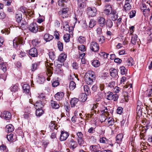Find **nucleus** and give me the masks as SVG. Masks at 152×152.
<instances>
[{
    "mask_svg": "<svg viewBox=\"0 0 152 152\" xmlns=\"http://www.w3.org/2000/svg\"><path fill=\"white\" fill-rule=\"evenodd\" d=\"M49 56L50 58L52 60H53L55 58V56L54 53L53 52H50L49 53Z\"/></svg>",
    "mask_w": 152,
    "mask_h": 152,
    "instance_id": "obj_58",
    "label": "nucleus"
},
{
    "mask_svg": "<svg viewBox=\"0 0 152 152\" xmlns=\"http://www.w3.org/2000/svg\"><path fill=\"white\" fill-rule=\"evenodd\" d=\"M132 0H125V3L123 7L124 10L126 12L129 11L131 8V6L130 3L132 2Z\"/></svg>",
    "mask_w": 152,
    "mask_h": 152,
    "instance_id": "obj_11",
    "label": "nucleus"
},
{
    "mask_svg": "<svg viewBox=\"0 0 152 152\" xmlns=\"http://www.w3.org/2000/svg\"><path fill=\"white\" fill-rule=\"evenodd\" d=\"M106 98L108 100H113L114 101L117 100L118 98V95L116 94H114L113 93L109 91L105 95Z\"/></svg>",
    "mask_w": 152,
    "mask_h": 152,
    "instance_id": "obj_2",
    "label": "nucleus"
},
{
    "mask_svg": "<svg viewBox=\"0 0 152 152\" xmlns=\"http://www.w3.org/2000/svg\"><path fill=\"white\" fill-rule=\"evenodd\" d=\"M85 77H89L95 79L94 72L92 71H89L87 72L85 75Z\"/></svg>",
    "mask_w": 152,
    "mask_h": 152,
    "instance_id": "obj_24",
    "label": "nucleus"
},
{
    "mask_svg": "<svg viewBox=\"0 0 152 152\" xmlns=\"http://www.w3.org/2000/svg\"><path fill=\"white\" fill-rule=\"evenodd\" d=\"M34 106H35V108L42 109L44 106L43 104L42 103V101L40 100L36 102L34 104Z\"/></svg>",
    "mask_w": 152,
    "mask_h": 152,
    "instance_id": "obj_21",
    "label": "nucleus"
},
{
    "mask_svg": "<svg viewBox=\"0 0 152 152\" xmlns=\"http://www.w3.org/2000/svg\"><path fill=\"white\" fill-rule=\"evenodd\" d=\"M64 95V94L63 92H58L55 94V97L57 100H59L63 98Z\"/></svg>",
    "mask_w": 152,
    "mask_h": 152,
    "instance_id": "obj_19",
    "label": "nucleus"
},
{
    "mask_svg": "<svg viewBox=\"0 0 152 152\" xmlns=\"http://www.w3.org/2000/svg\"><path fill=\"white\" fill-rule=\"evenodd\" d=\"M78 49L79 50L81 51L84 52L86 50V48L85 46L83 45H79L78 47Z\"/></svg>",
    "mask_w": 152,
    "mask_h": 152,
    "instance_id": "obj_56",
    "label": "nucleus"
},
{
    "mask_svg": "<svg viewBox=\"0 0 152 152\" xmlns=\"http://www.w3.org/2000/svg\"><path fill=\"white\" fill-rule=\"evenodd\" d=\"M53 38V36L49 34H46L44 35V39L46 42L50 41Z\"/></svg>",
    "mask_w": 152,
    "mask_h": 152,
    "instance_id": "obj_26",
    "label": "nucleus"
},
{
    "mask_svg": "<svg viewBox=\"0 0 152 152\" xmlns=\"http://www.w3.org/2000/svg\"><path fill=\"white\" fill-rule=\"evenodd\" d=\"M30 88V87L29 85L27 84H24L22 86L23 92L26 94L28 93H29Z\"/></svg>",
    "mask_w": 152,
    "mask_h": 152,
    "instance_id": "obj_25",
    "label": "nucleus"
},
{
    "mask_svg": "<svg viewBox=\"0 0 152 152\" xmlns=\"http://www.w3.org/2000/svg\"><path fill=\"white\" fill-rule=\"evenodd\" d=\"M0 117L6 120H10L11 118V115L10 112L7 111H4L1 113Z\"/></svg>",
    "mask_w": 152,
    "mask_h": 152,
    "instance_id": "obj_9",
    "label": "nucleus"
},
{
    "mask_svg": "<svg viewBox=\"0 0 152 152\" xmlns=\"http://www.w3.org/2000/svg\"><path fill=\"white\" fill-rule=\"evenodd\" d=\"M97 21L99 26L101 27L105 26V20L104 18L102 17L98 18Z\"/></svg>",
    "mask_w": 152,
    "mask_h": 152,
    "instance_id": "obj_15",
    "label": "nucleus"
},
{
    "mask_svg": "<svg viewBox=\"0 0 152 152\" xmlns=\"http://www.w3.org/2000/svg\"><path fill=\"white\" fill-rule=\"evenodd\" d=\"M90 48L92 51L96 52L99 49V46L96 42H92L90 44Z\"/></svg>",
    "mask_w": 152,
    "mask_h": 152,
    "instance_id": "obj_7",
    "label": "nucleus"
},
{
    "mask_svg": "<svg viewBox=\"0 0 152 152\" xmlns=\"http://www.w3.org/2000/svg\"><path fill=\"white\" fill-rule=\"evenodd\" d=\"M97 10L95 7H88L86 10V13L88 15L91 17L95 16L96 14Z\"/></svg>",
    "mask_w": 152,
    "mask_h": 152,
    "instance_id": "obj_4",
    "label": "nucleus"
},
{
    "mask_svg": "<svg viewBox=\"0 0 152 152\" xmlns=\"http://www.w3.org/2000/svg\"><path fill=\"white\" fill-rule=\"evenodd\" d=\"M6 131L8 132H11L14 131L13 126L11 124L7 125L6 126Z\"/></svg>",
    "mask_w": 152,
    "mask_h": 152,
    "instance_id": "obj_33",
    "label": "nucleus"
},
{
    "mask_svg": "<svg viewBox=\"0 0 152 152\" xmlns=\"http://www.w3.org/2000/svg\"><path fill=\"white\" fill-rule=\"evenodd\" d=\"M87 95L86 94L82 93L79 96V99L82 102H85L87 99Z\"/></svg>",
    "mask_w": 152,
    "mask_h": 152,
    "instance_id": "obj_29",
    "label": "nucleus"
},
{
    "mask_svg": "<svg viewBox=\"0 0 152 152\" xmlns=\"http://www.w3.org/2000/svg\"><path fill=\"white\" fill-rule=\"evenodd\" d=\"M133 59L131 57L129 58L125 62V63L126 65L128 66H131L132 65Z\"/></svg>",
    "mask_w": 152,
    "mask_h": 152,
    "instance_id": "obj_36",
    "label": "nucleus"
},
{
    "mask_svg": "<svg viewBox=\"0 0 152 152\" xmlns=\"http://www.w3.org/2000/svg\"><path fill=\"white\" fill-rule=\"evenodd\" d=\"M92 64L95 67H97L100 65V63L98 60H96L93 61Z\"/></svg>",
    "mask_w": 152,
    "mask_h": 152,
    "instance_id": "obj_47",
    "label": "nucleus"
},
{
    "mask_svg": "<svg viewBox=\"0 0 152 152\" xmlns=\"http://www.w3.org/2000/svg\"><path fill=\"white\" fill-rule=\"evenodd\" d=\"M85 79L86 83L88 85H91L92 84L95 79L93 78L91 79V78L85 77Z\"/></svg>",
    "mask_w": 152,
    "mask_h": 152,
    "instance_id": "obj_32",
    "label": "nucleus"
},
{
    "mask_svg": "<svg viewBox=\"0 0 152 152\" xmlns=\"http://www.w3.org/2000/svg\"><path fill=\"white\" fill-rule=\"evenodd\" d=\"M79 101V99L76 98H72L70 102L71 107H75Z\"/></svg>",
    "mask_w": 152,
    "mask_h": 152,
    "instance_id": "obj_17",
    "label": "nucleus"
},
{
    "mask_svg": "<svg viewBox=\"0 0 152 152\" xmlns=\"http://www.w3.org/2000/svg\"><path fill=\"white\" fill-rule=\"evenodd\" d=\"M96 141V137L94 136H91V138H90V142H91L92 143H95Z\"/></svg>",
    "mask_w": 152,
    "mask_h": 152,
    "instance_id": "obj_57",
    "label": "nucleus"
},
{
    "mask_svg": "<svg viewBox=\"0 0 152 152\" xmlns=\"http://www.w3.org/2000/svg\"><path fill=\"white\" fill-rule=\"evenodd\" d=\"M19 89V85L18 84L13 85L11 88V91L14 92H15L17 91Z\"/></svg>",
    "mask_w": 152,
    "mask_h": 152,
    "instance_id": "obj_31",
    "label": "nucleus"
},
{
    "mask_svg": "<svg viewBox=\"0 0 152 152\" xmlns=\"http://www.w3.org/2000/svg\"><path fill=\"white\" fill-rule=\"evenodd\" d=\"M105 39V37L103 35H99L97 37V42L99 44H101L104 42Z\"/></svg>",
    "mask_w": 152,
    "mask_h": 152,
    "instance_id": "obj_35",
    "label": "nucleus"
},
{
    "mask_svg": "<svg viewBox=\"0 0 152 152\" xmlns=\"http://www.w3.org/2000/svg\"><path fill=\"white\" fill-rule=\"evenodd\" d=\"M105 144H108L111 147H113V144L112 142V140H111L107 139L106 140Z\"/></svg>",
    "mask_w": 152,
    "mask_h": 152,
    "instance_id": "obj_59",
    "label": "nucleus"
},
{
    "mask_svg": "<svg viewBox=\"0 0 152 152\" xmlns=\"http://www.w3.org/2000/svg\"><path fill=\"white\" fill-rule=\"evenodd\" d=\"M45 80V78L42 74L39 75L37 79V82L39 84L43 83Z\"/></svg>",
    "mask_w": 152,
    "mask_h": 152,
    "instance_id": "obj_20",
    "label": "nucleus"
},
{
    "mask_svg": "<svg viewBox=\"0 0 152 152\" xmlns=\"http://www.w3.org/2000/svg\"><path fill=\"white\" fill-rule=\"evenodd\" d=\"M76 87V84L74 82L72 81L70 82L69 87L71 90H73Z\"/></svg>",
    "mask_w": 152,
    "mask_h": 152,
    "instance_id": "obj_45",
    "label": "nucleus"
},
{
    "mask_svg": "<svg viewBox=\"0 0 152 152\" xmlns=\"http://www.w3.org/2000/svg\"><path fill=\"white\" fill-rule=\"evenodd\" d=\"M70 36V34H66L64 35V39L66 42H67L69 41Z\"/></svg>",
    "mask_w": 152,
    "mask_h": 152,
    "instance_id": "obj_46",
    "label": "nucleus"
},
{
    "mask_svg": "<svg viewBox=\"0 0 152 152\" xmlns=\"http://www.w3.org/2000/svg\"><path fill=\"white\" fill-rule=\"evenodd\" d=\"M47 65V66L46 67L47 72L46 74L48 76V77H47V80L48 81H50V77L51 76L52 74H53V68L51 66L53 65V64L48 63Z\"/></svg>",
    "mask_w": 152,
    "mask_h": 152,
    "instance_id": "obj_3",
    "label": "nucleus"
},
{
    "mask_svg": "<svg viewBox=\"0 0 152 152\" xmlns=\"http://www.w3.org/2000/svg\"><path fill=\"white\" fill-rule=\"evenodd\" d=\"M104 121L106 122H107L108 124L109 125H113L114 123L113 119V118L110 117L106 118L105 119Z\"/></svg>",
    "mask_w": 152,
    "mask_h": 152,
    "instance_id": "obj_39",
    "label": "nucleus"
},
{
    "mask_svg": "<svg viewBox=\"0 0 152 152\" xmlns=\"http://www.w3.org/2000/svg\"><path fill=\"white\" fill-rule=\"evenodd\" d=\"M107 26L109 28H111L113 25V23L111 20H107V22L106 23Z\"/></svg>",
    "mask_w": 152,
    "mask_h": 152,
    "instance_id": "obj_49",
    "label": "nucleus"
},
{
    "mask_svg": "<svg viewBox=\"0 0 152 152\" xmlns=\"http://www.w3.org/2000/svg\"><path fill=\"white\" fill-rule=\"evenodd\" d=\"M123 135L122 134H118L116 137V141L118 144H120L122 141Z\"/></svg>",
    "mask_w": 152,
    "mask_h": 152,
    "instance_id": "obj_30",
    "label": "nucleus"
},
{
    "mask_svg": "<svg viewBox=\"0 0 152 152\" xmlns=\"http://www.w3.org/2000/svg\"><path fill=\"white\" fill-rule=\"evenodd\" d=\"M0 66L1 69L4 72H5L7 70V67L6 66V64L4 63L3 62V63L0 64Z\"/></svg>",
    "mask_w": 152,
    "mask_h": 152,
    "instance_id": "obj_50",
    "label": "nucleus"
},
{
    "mask_svg": "<svg viewBox=\"0 0 152 152\" xmlns=\"http://www.w3.org/2000/svg\"><path fill=\"white\" fill-rule=\"evenodd\" d=\"M110 70V75L113 77L117 78L118 77L117 70L116 69L112 68Z\"/></svg>",
    "mask_w": 152,
    "mask_h": 152,
    "instance_id": "obj_16",
    "label": "nucleus"
},
{
    "mask_svg": "<svg viewBox=\"0 0 152 152\" xmlns=\"http://www.w3.org/2000/svg\"><path fill=\"white\" fill-rule=\"evenodd\" d=\"M131 42L133 45L135 44L137 39V35L136 34H132Z\"/></svg>",
    "mask_w": 152,
    "mask_h": 152,
    "instance_id": "obj_38",
    "label": "nucleus"
},
{
    "mask_svg": "<svg viewBox=\"0 0 152 152\" xmlns=\"http://www.w3.org/2000/svg\"><path fill=\"white\" fill-rule=\"evenodd\" d=\"M49 126L51 129H56L55 122L54 121H51L50 123L49 124Z\"/></svg>",
    "mask_w": 152,
    "mask_h": 152,
    "instance_id": "obj_60",
    "label": "nucleus"
},
{
    "mask_svg": "<svg viewBox=\"0 0 152 152\" xmlns=\"http://www.w3.org/2000/svg\"><path fill=\"white\" fill-rule=\"evenodd\" d=\"M40 41L39 39H36L33 40L32 43L33 45L34 46H36L40 43Z\"/></svg>",
    "mask_w": 152,
    "mask_h": 152,
    "instance_id": "obj_53",
    "label": "nucleus"
},
{
    "mask_svg": "<svg viewBox=\"0 0 152 152\" xmlns=\"http://www.w3.org/2000/svg\"><path fill=\"white\" fill-rule=\"evenodd\" d=\"M84 90L85 92V93L84 94H86V95H88L90 93V89L87 86H84Z\"/></svg>",
    "mask_w": 152,
    "mask_h": 152,
    "instance_id": "obj_52",
    "label": "nucleus"
},
{
    "mask_svg": "<svg viewBox=\"0 0 152 152\" xmlns=\"http://www.w3.org/2000/svg\"><path fill=\"white\" fill-rule=\"evenodd\" d=\"M68 0H59L58 4L60 6H64L66 5V4L67 3Z\"/></svg>",
    "mask_w": 152,
    "mask_h": 152,
    "instance_id": "obj_40",
    "label": "nucleus"
},
{
    "mask_svg": "<svg viewBox=\"0 0 152 152\" xmlns=\"http://www.w3.org/2000/svg\"><path fill=\"white\" fill-rule=\"evenodd\" d=\"M13 134L12 133H11L10 134L7 135V138L8 141H13Z\"/></svg>",
    "mask_w": 152,
    "mask_h": 152,
    "instance_id": "obj_54",
    "label": "nucleus"
},
{
    "mask_svg": "<svg viewBox=\"0 0 152 152\" xmlns=\"http://www.w3.org/2000/svg\"><path fill=\"white\" fill-rule=\"evenodd\" d=\"M69 136V133L65 131H62L60 136V140L61 141H64L66 140Z\"/></svg>",
    "mask_w": 152,
    "mask_h": 152,
    "instance_id": "obj_10",
    "label": "nucleus"
},
{
    "mask_svg": "<svg viewBox=\"0 0 152 152\" xmlns=\"http://www.w3.org/2000/svg\"><path fill=\"white\" fill-rule=\"evenodd\" d=\"M109 108V107H108V108L107 107H103V108L101 111L102 112H103V113H105L107 114H109V111H110V110Z\"/></svg>",
    "mask_w": 152,
    "mask_h": 152,
    "instance_id": "obj_51",
    "label": "nucleus"
},
{
    "mask_svg": "<svg viewBox=\"0 0 152 152\" xmlns=\"http://www.w3.org/2000/svg\"><path fill=\"white\" fill-rule=\"evenodd\" d=\"M121 74L122 75H125L127 73V69L124 66H121L120 68Z\"/></svg>",
    "mask_w": 152,
    "mask_h": 152,
    "instance_id": "obj_44",
    "label": "nucleus"
},
{
    "mask_svg": "<svg viewBox=\"0 0 152 152\" xmlns=\"http://www.w3.org/2000/svg\"><path fill=\"white\" fill-rule=\"evenodd\" d=\"M77 4L78 8L81 9L85 8L86 6L85 0H80L77 1Z\"/></svg>",
    "mask_w": 152,
    "mask_h": 152,
    "instance_id": "obj_23",
    "label": "nucleus"
},
{
    "mask_svg": "<svg viewBox=\"0 0 152 152\" xmlns=\"http://www.w3.org/2000/svg\"><path fill=\"white\" fill-rule=\"evenodd\" d=\"M22 14L20 13L16 14L15 18L16 21L18 23H19L20 22L22 19Z\"/></svg>",
    "mask_w": 152,
    "mask_h": 152,
    "instance_id": "obj_42",
    "label": "nucleus"
},
{
    "mask_svg": "<svg viewBox=\"0 0 152 152\" xmlns=\"http://www.w3.org/2000/svg\"><path fill=\"white\" fill-rule=\"evenodd\" d=\"M113 11L112 8L110 5L106 4L105 6L104 12L105 15L107 16L110 15L112 13Z\"/></svg>",
    "mask_w": 152,
    "mask_h": 152,
    "instance_id": "obj_8",
    "label": "nucleus"
},
{
    "mask_svg": "<svg viewBox=\"0 0 152 152\" xmlns=\"http://www.w3.org/2000/svg\"><path fill=\"white\" fill-rule=\"evenodd\" d=\"M141 108V105H139L138 104L137 105V114H141L142 111Z\"/></svg>",
    "mask_w": 152,
    "mask_h": 152,
    "instance_id": "obj_62",
    "label": "nucleus"
},
{
    "mask_svg": "<svg viewBox=\"0 0 152 152\" xmlns=\"http://www.w3.org/2000/svg\"><path fill=\"white\" fill-rule=\"evenodd\" d=\"M77 140L78 144L80 146H84L85 142L83 138V135L81 132H78L76 133Z\"/></svg>",
    "mask_w": 152,
    "mask_h": 152,
    "instance_id": "obj_1",
    "label": "nucleus"
},
{
    "mask_svg": "<svg viewBox=\"0 0 152 152\" xmlns=\"http://www.w3.org/2000/svg\"><path fill=\"white\" fill-rule=\"evenodd\" d=\"M23 44V40L21 39L18 38H15L13 41V45L15 48L17 47L19 44Z\"/></svg>",
    "mask_w": 152,
    "mask_h": 152,
    "instance_id": "obj_13",
    "label": "nucleus"
},
{
    "mask_svg": "<svg viewBox=\"0 0 152 152\" xmlns=\"http://www.w3.org/2000/svg\"><path fill=\"white\" fill-rule=\"evenodd\" d=\"M78 41L81 44H84L86 42V39L84 37L80 36L78 38Z\"/></svg>",
    "mask_w": 152,
    "mask_h": 152,
    "instance_id": "obj_43",
    "label": "nucleus"
},
{
    "mask_svg": "<svg viewBox=\"0 0 152 152\" xmlns=\"http://www.w3.org/2000/svg\"><path fill=\"white\" fill-rule=\"evenodd\" d=\"M67 56L64 53L60 54L58 57V60L61 63H63L66 60Z\"/></svg>",
    "mask_w": 152,
    "mask_h": 152,
    "instance_id": "obj_18",
    "label": "nucleus"
},
{
    "mask_svg": "<svg viewBox=\"0 0 152 152\" xmlns=\"http://www.w3.org/2000/svg\"><path fill=\"white\" fill-rule=\"evenodd\" d=\"M123 109L122 107H119L117 110V112L118 114H121L123 112Z\"/></svg>",
    "mask_w": 152,
    "mask_h": 152,
    "instance_id": "obj_64",
    "label": "nucleus"
},
{
    "mask_svg": "<svg viewBox=\"0 0 152 152\" xmlns=\"http://www.w3.org/2000/svg\"><path fill=\"white\" fill-rule=\"evenodd\" d=\"M29 29L30 31L34 33H36L38 31V27L36 23H31L29 26Z\"/></svg>",
    "mask_w": 152,
    "mask_h": 152,
    "instance_id": "obj_6",
    "label": "nucleus"
},
{
    "mask_svg": "<svg viewBox=\"0 0 152 152\" xmlns=\"http://www.w3.org/2000/svg\"><path fill=\"white\" fill-rule=\"evenodd\" d=\"M36 109V115L37 117H39L41 116L43 113L44 112L42 109Z\"/></svg>",
    "mask_w": 152,
    "mask_h": 152,
    "instance_id": "obj_37",
    "label": "nucleus"
},
{
    "mask_svg": "<svg viewBox=\"0 0 152 152\" xmlns=\"http://www.w3.org/2000/svg\"><path fill=\"white\" fill-rule=\"evenodd\" d=\"M111 18L112 20L115 21L118 18V15L116 13V12L115 10H113L112 13L110 15Z\"/></svg>",
    "mask_w": 152,
    "mask_h": 152,
    "instance_id": "obj_28",
    "label": "nucleus"
},
{
    "mask_svg": "<svg viewBox=\"0 0 152 152\" xmlns=\"http://www.w3.org/2000/svg\"><path fill=\"white\" fill-rule=\"evenodd\" d=\"M50 104L52 107L53 108L58 109L59 107V105L57 102H56L53 100L51 101Z\"/></svg>",
    "mask_w": 152,
    "mask_h": 152,
    "instance_id": "obj_27",
    "label": "nucleus"
},
{
    "mask_svg": "<svg viewBox=\"0 0 152 152\" xmlns=\"http://www.w3.org/2000/svg\"><path fill=\"white\" fill-rule=\"evenodd\" d=\"M63 27L64 28V30L66 31H69V27L68 24V23L67 21H64L63 22Z\"/></svg>",
    "mask_w": 152,
    "mask_h": 152,
    "instance_id": "obj_34",
    "label": "nucleus"
},
{
    "mask_svg": "<svg viewBox=\"0 0 152 152\" xmlns=\"http://www.w3.org/2000/svg\"><path fill=\"white\" fill-rule=\"evenodd\" d=\"M136 12L134 10H132L129 13V16L130 18H132L135 15Z\"/></svg>",
    "mask_w": 152,
    "mask_h": 152,
    "instance_id": "obj_55",
    "label": "nucleus"
},
{
    "mask_svg": "<svg viewBox=\"0 0 152 152\" xmlns=\"http://www.w3.org/2000/svg\"><path fill=\"white\" fill-rule=\"evenodd\" d=\"M69 10V8L66 7L62 9L61 10L58 11V13L61 16L64 18L68 16V12Z\"/></svg>",
    "mask_w": 152,
    "mask_h": 152,
    "instance_id": "obj_5",
    "label": "nucleus"
},
{
    "mask_svg": "<svg viewBox=\"0 0 152 152\" xmlns=\"http://www.w3.org/2000/svg\"><path fill=\"white\" fill-rule=\"evenodd\" d=\"M57 45L59 50L60 51H62L63 49V43L59 41L57 43Z\"/></svg>",
    "mask_w": 152,
    "mask_h": 152,
    "instance_id": "obj_48",
    "label": "nucleus"
},
{
    "mask_svg": "<svg viewBox=\"0 0 152 152\" xmlns=\"http://www.w3.org/2000/svg\"><path fill=\"white\" fill-rule=\"evenodd\" d=\"M68 141L69 143L70 148L74 149L77 146V142L72 139L70 140H68Z\"/></svg>",
    "mask_w": 152,
    "mask_h": 152,
    "instance_id": "obj_14",
    "label": "nucleus"
},
{
    "mask_svg": "<svg viewBox=\"0 0 152 152\" xmlns=\"http://www.w3.org/2000/svg\"><path fill=\"white\" fill-rule=\"evenodd\" d=\"M30 56L32 57H35L37 56L38 53L37 49L35 48L31 49L29 52Z\"/></svg>",
    "mask_w": 152,
    "mask_h": 152,
    "instance_id": "obj_12",
    "label": "nucleus"
},
{
    "mask_svg": "<svg viewBox=\"0 0 152 152\" xmlns=\"http://www.w3.org/2000/svg\"><path fill=\"white\" fill-rule=\"evenodd\" d=\"M38 98L42 101L43 100L45 99V97L44 94L43 93L41 94L40 95L38 96Z\"/></svg>",
    "mask_w": 152,
    "mask_h": 152,
    "instance_id": "obj_61",
    "label": "nucleus"
},
{
    "mask_svg": "<svg viewBox=\"0 0 152 152\" xmlns=\"http://www.w3.org/2000/svg\"><path fill=\"white\" fill-rule=\"evenodd\" d=\"M99 146L96 145H92L90 146L89 149L91 152H96L99 150Z\"/></svg>",
    "mask_w": 152,
    "mask_h": 152,
    "instance_id": "obj_22",
    "label": "nucleus"
},
{
    "mask_svg": "<svg viewBox=\"0 0 152 152\" xmlns=\"http://www.w3.org/2000/svg\"><path fill=\"white\" fill-rule=\"evenodd\" d=\"M59 83L58 80L54 81L52 83V86L53 87H55L59 85Z\"/></svg>",
    "mask_w": 152,
    "mask_h": 152,
    "instance_id": "obj_63",
    "label": "nucleus"
},
{
    "mask_svg": "<svg viewBox=\"0 0 152 152\" xmlns=\"http://www.w3.org/2000/svg\"><path fill=\"white\" fill-rule=\"evenodd\" d=\"M96 24V21L93 19H91L89 22V27L90 28H92Z\"/></svg>",
    "mask_w": 152,
    "mask_h": 152,
    "instance_id": "obj_41",
    "label": "nucleus"
}]
</instances>
